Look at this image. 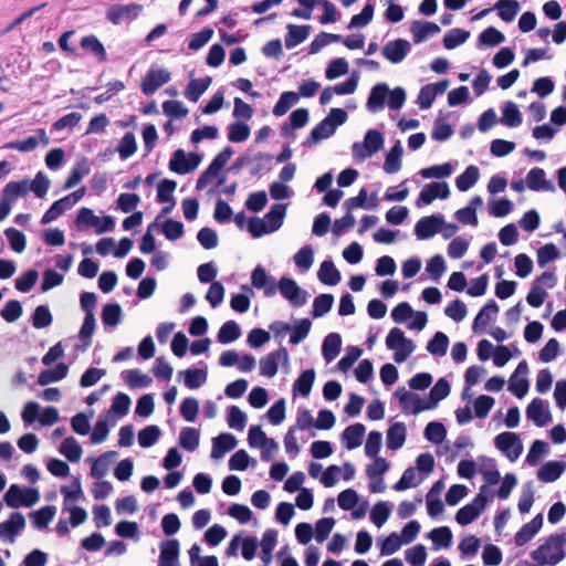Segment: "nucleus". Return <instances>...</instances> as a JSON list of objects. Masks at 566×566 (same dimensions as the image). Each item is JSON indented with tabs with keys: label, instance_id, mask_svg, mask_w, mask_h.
<instances>
[{
	"label": "nucleus",
	"instance_id": "obj_9",
	"mask_svg": "<svg viewBox=\"0 0 566 566\" xmlns=\"http://www.w3.org/2000/svg\"><path fill=\"white\" fill-rule=\"evenodd\" d=\"M3 499L11 509L31 507L40 501V491L35 488H21L18 484H11Z\"/></svg>",
	"mask_w": 566,
	"mask_h": 566
},
{
	"label": "nucleus",
	"instance_id": "obj_15",
	"mask_svg": "<svg viewBox=\"0 0 566 566\" xmlns=\"http://www.w3.org/2000/svg\"><path fill=\"white\" fill-rule=\"evenodd\" d=\"M356 474L355 467L350 462H345L343 465H329L321 476V483L325 488L334 486L339 478L345 481H350Z\"/></svg>",
	"mask_w": 566,
	"mask_h": 566
},
{
	"label": "nucleus",
	"instance_id": "obj_23",
	"mask_svg": "<svg viewBox=\"0 0 566 566\" xmlns=\"http://www.w3.org/2000/svg\"><path fill=\"white\" fill-rule=\"evenodd\" d=\"M526 417L537 427H544L552 421L548 403L539 398H535L528 403Z\"/></svg>",
	"mask_w": 566,
	"mask_h": 566
},
{
	"label": "nucleus",
	"instance_id": "obj_40",
	"mask_svg": "<svg viewBox=\"0 0 566 566\" xmlns=\"http://www.w3.org/2000/svg\"><path fill=\"white\" fill-rule=\"evenodd\" d=\"M514 209L513 202L504 197H492L488 200L489 213L494 218L509 216Z\"/></svg>",
	"mask_w": 566,
	"mask_h": 566
},
{
	"label": "nucleus",
	"instance_id": "obj_32",
	"mask_svg": "<svg viewBox=\"0 0 566 566\" xmlns=\"http://www.w3.org/2000/svg\"><path fill=\"white\" fill-rule=\"evenodd\" d=\"M526 185L533 191H555L553 182L546 179L544 169L537 167L528 171Z\"/></svg>",
	"mask_w": 566,
	"mask_h": 566
},
{
	"label": "nucleus",
	"instance_id": "obj_44",
	"mask_svg": "<svg viewBox=\"0 0 566 566\" xmlns=\"http://www.w3.org/2000/svg\"><path fill=\"white\" fill-rule=\"evenodd\" d=\"M566 464L558 461H548L537 472V478L542 482H554L556 481L565 471Z\"/></svg>",
	"mask_w": 566,
	"mask_h": 566
},
{
	"label": "nucleus",
	"instance_id": "obj_49",
	"mask_svg": "<svg viewBox=\"0 0 566 566\" xmlns=\"http://www.w3.org/2000/svg\"><path fill=\"white\" fill-rule=\"evenodd\" d=\"M499 312V306L494 301H489L479 312L474 322L473 329L484 328L491 321H493Z\"/></svg>",
	"mask_w": 566,
	"mask_h": 566
},
{
	"label": "nucleus",
	"instance_id": "obj_7",
	"mask_svg": "<svg viewBox=\"0 0 566 566\" xmlns=\"http://www.w3.org/2000/svg\"><path fill=\"white\" fill-rule=\"evenodd\" d=\"M75 224L81 230L94 229L97 234L111 232L115 228V220L111 216L98 217L90 208L78 210Z\"/></svg>",
	"mask_w": 566,
	"mask_h": 566
},
{
	"label": "nucleus",
	"instance_id": "obj_31",
	"mask_svg": "<svg viewBox=\"0 0 566 566\" xmlns=\"http://www.w3.org/2000/svg\"><path fill=\"white\" fill-rule=\"evenodd\" d=\"M238 444L237 438L231 433H221L212 439L211 458L220 460L224 454L233 450Z\"/></svg>",
	"mask_w": 566,
	"mask_h": 566
},
{
	"label": "nucleus",
	"instance_id": "obj_55",
	"mask_svg": "<svg viewBox=\"0 0 566 566\" xmlns=\"http://www.w3.org/2000/svg\"><path fill=\"white\" fill-rule=\"evenodd\" d=\"M422 480L423 476L415 468H408L402 473L400 480L394 485V490L401 492L416 488L422 482Z\"/></svg>",
	"mask_w": 566,
	"mask_h": 566
},
{
	"label": "nucleus",
	"instance_id": "obj_14",
	"mask_svg": "<svg viewBox=\"0 0 566 566\" xmlns=\"http://www.w3.org/2000/svg\"><path fill=\"white\" fill-rule=\"evenodd\" d=\"M450 196L449 185L444 181L442 182H430L427 184L420 191L416 206L421 208L423 206L430 205L436 199H447Z\"/></svg>",
	"mask_w": 566,
	"mask_h": 566
},
{
	"label": "nucleus",
	"instance_id": "obj_6",
	"mask_svg": "<svg viewBox=\"0 0 566 566\" xmlns=\"http://www.w3.org/2000/svg\"><path fill=\"white\" fill-rule=\"evenodd\" d=\"M384 144L385 136L381 132L368 129L363 142H356L352 145V156L355 160L364 161L381 150Z\"/></svg>",
	"mask_w": 566,
	"mask_h": 566
},
{
	"label": "nucleus",
	"instance_id": "obj_3",
	"mask_svg": "<svg viewBox=\"0 0 566 566\" xmlns=\"http://www.w3.org/2000/svg\"><path fill=\"white\" fill-rule=\"evenodd\" d=\"M565 538L562 535H551L531 554L538 566H556L565 558Z\"/></svg>",
	"mask_w": 566,
	"mask_h": 566
},
{
	"label": "nucleus",
	"instance_id": "obj_26",
	"mask_svg": "<svg viewBox=\"0 0 566 566\" xmlns=\"http://www.w3.org/2000/svg\"><path fill=\"white\" fill-rule=\"evenodd\" d=\"M442 223L443 216L441 214L423 217L416 223L415 233L419 240L430 239L439 232Z\"/></svg>",
	"mask_w": 566,
	"mask_h": 566
},
{
	"label": "nucleus",
	"instance_id": "obj_18",
	"mask_svg": "<svg viewBox=\"0 0 566 566\" xmlns=\"http://www.w3.org/2000/svg\"><path fill=\"white\" fill-rule=\"evenodd\" d=\"M411 51V43L405 39L388 41L381 49L382 56L392 64L401 63Z\"/></svg>",
	"mask_w": 566,
	"mask_h": 566
},
{
	"label": "nucleus",
	"instance_id": "obj_58",
	"mask_svg": "<svg viewBox=\"0 0 566 566\" xmlns=\"http://www.w3.org/2000/svg\"><path fill=\"white\" fill-rule=\"evenodd\" d=\"M81 46L93 54L99 62H104L106 60V50L103 43L95 35L82 38Z\"/></svg>",
	"mask_w": 566,
	"mask_h": 566
},
{
	"label": "nucleus",
	"instance_id": "obj_60",
	"mask_svg": "<svg viewBox=\"0 0 566 566\" xmlns=\"http://www.w3.org/2000/svg\"><path fill=\"white\" fill-rule=\"evenodd\" d=\"M453 172V166L450 163L442 165H434L427 168H422L419 175L424 179H444L449 178Z\"/></svg>",
	"mask_w": 566,
	"mask_h": 566
},
{
	"label": "nucleus",
	"instance_id": "obj_50",
	"mask_svg": "<svg viewBox=\"0 0 566 566\" xmlns=\"http://www.w3.org/2000/svg\"><path fill=\"white\" fill-rule=\"evenodd\" d=\"M210 84L211 77L209 76L201 78H192L187 85L185 96L192 102H197L201 97V95L208 90Z\"/></svg>",
	"mask_w": 566,
	"mask_h": 566
},
{
	"label": "nucleus",
	"instance_id": "obj_62",
	"mask_svg": "<svg viewBox=\"0 0 566 566\" xmlns=\"http://www.w3.org/2000/svg\"><path fill=\"white\" fill-rule=\"evenodd\" d=\"M294 264L302 272L308 271L314 263V249L310 245L301 248L293 256Z\"/></svg>",
	"mask_w": 566,
	"mask_h": 566
},
{
	"label": "nucleus",
	"instance_id": "obj_52",
	"mask_svg": "<svg viewBox=\"0 0 566 566\" xmlns=\"http://www.w3.org/2000/svg\"><path fill=\"white\" fill-rule=\"evenodd\" d=\"M315 380V371L313 369L304 370L298 378L294 381L293 392L294 395H301L307 397L311 394L313 384Z\"/></svg>",
	"mask_w": 566,
	"mask_h": 566
},
{
	"label": "nucleus",
	"instance_id": "obj_56",
	"mask_svg": "<svg viewBox=\"0 0 566 566\" xmlns=\"http://www.w3.org/2000/svg\"><path fill=\"white\" fill-rule=\"evenodd\" d=\"M69 367L61 363L57 364L53 369L43 370L38 377V382L41 386H46L51 382H56L66 377Z\"/></svg>",
	"mask_w": 566,
	"mask_h": 566
},
{
	"label": "nucleus",
	"instance_id": "obj_36",
	"mask_svg": "<svg viewBox=\"0 0 566 566\" xmlns=\"http://www.w3.org/2000/svg\"><path fill=\"white\" fill-rule=\"evenodd\" d=\"M402 145L400 140H397L396 144L386 154V158L382 166L384 171L388 175H394L398 172L402 167Z\"/></svg>",
	"mask_w": 566,
	"mask_h": 566
},
{
	"label": "nucleus",
	"instance_id": "obj_57",
	"mask_svg": "<svg viewBox=\"0 0 566 566\" xmlns=\"http://www.w3.org/2000/svg\"><path fill=\"white\" fill-rule=\"evenodd\" d=\"M179 375L184 376L185 386L189 389L200 388L206 382L208 376L207 371L201 368L182 370Z\"/></svg>",
	"mask_w": 566,
	"mask_h": 566
},
{
	"label": "nucleus",
	"instance_id": "obj_21",
	"mask_svg": "<svg viewBox=\"0 0 566 566\" xmlns=\"http://www.w3.org/2000/svg\"><path fill=\"white\" fill-rule=\"evenodd\" d=\"M40 144L43 146H48L50 144V138L45 130L42 128L38 129L35 135L29 136L25 139L7 143L4 148L18 150L21 153H30L33 151Z\"/></svg>",
	"mask_w": 566,
	"mask_h": 566
},
{
	"label": "nucleus",
	"instance_id": "obj_35",
	"mask_svg": "<svg viewBox=\"0 0 566 566\" xmlns=\"http://www.w3.org/2000/svg\"><path fill=\"white\" fill-rule=\"evenodd\" d=\"M407 428L403 422H394L386 433V444L389 450H398L406 442Z\"/></svg>",
	"mask_w": 566,
	"mask_h": 566
},
{
	"label": "nucleus",
	"instance_id": "obj_28",
	"mask_svg": "<svg viewBox=\"0 0 566 566\" xmlns=\"http://www.w3.org/2000/svg\"><path fill=\"white\" fill-rule=\"evenodd\" d=\"M251 284L258 290H263L266 297H271L276 293L277 284L271 279L265 269L261 265L254 268L251 273Z\"/></svg>",
	"mask_w": 566,
	"mask_h": 566
},
{
	"label": "nucleus",
	"instance_id": "obj_29",
	"mask_svg": "<svg viewBox=\"0 0 566 566\" xmlns=\"http://www.w3.org/2000/svg\"><path fill=\"white\" fill-rule=\"evenodd\" d=\"M159 566H179V542L166 539L160 543Z\"/></svg>",
	"mask_w": 566,
	"mask_h": 566
},
{
	"label": "nucleus",
	"instance_id": "obj_63",
	"mask_svg": "<svg viewBox=\"0 0 566 566\" xmlns=\"http://www.w3.org/2000/svg\"><path fill=\"white\" fill-rule=\"evenodd\" d=\"M200 434L195 428H182L179 433V444L187 451H195L199 446Z\"/></svg>",
	"mask_w": 566,
	"mask_h": 566
},
{
	"label": "nucleus",
	"instance_id": "obj_43",
	"mask_svg": "<svg viewBox=\"0 0 566 566\" xmlns=\"http://www.w3.org/2000/svg\"><path fill=\"white\" fill-rule=\"evenodd\" d=\"M61 493L63 495L64 507L74 505L76 502L82 500L83 490H82V484H81L80 479L73 476L72 483L70 485H63L61 488Z\"/></svg>",
	"mask_w": 566,
	"mask_h": 566
},
{
	"label": "nucleus",
	"instance_id": "obj_64",
	"mask_svg": "<svg viewBox=\"0 0 566 566\" xmlns=\"http://www.w3.org/2000/svg\"><path fill=\"white\" fill-rule=\"evenodd\" d=\"M298 102V94L292 91L284 92L281 94L279 101L273 107V115L281 117L287 113V111Z\"/></svg>",
	"mask_w": 566,
	"mask_h": 566
},
{
	"label": "nucleus",
	"instance_id": "obj_46",
	"mask_svg": "<svg viewBox=\"0 0 566 566\" xmlns=\"http://www.w3.org/2000/svg\"><path fill=\"white\" fill-rule=\"evenodd\" d=\"M29 192V181H11L6 185L2 191V198L12 205L18 198L25 196Z\"/></svg>",
	"mask_w": 566,
	"mask_h": 566
},
{
	"label": "nucleus",
	"instance_id": "obj_27",
	"mask_svg": "<svg viewBox=\"0 0 566 566\" xmlns=\"http://www.w3.org/2000/svg\"><path fill=\"white\" fill-rule=\"evenodd\" d=\"M483 205V199L480 196H473L467 207L461 208L454 212V218L463 226L476 227L479 219L476 210Z\"/></svg>",
	"mask_w": 566,
	"mask_h": 566
},
{
	"label": "nucleus",
	"instance_id": "obj_33",
	"mask_svg": "<svg viewBox=\"0 0 566 566\" xmlns=\"http://www.w3.org/2000/svg\"><path fill=\"white\" fill-rule=\"evenodd\" d=\"M365 432L366 428L363 423L352 424L343 431L342 443L347 450L356 449L363 443Z\"/></svg>",
	"mask_w": 566,
	"mask_h": 566
},
{
	"label": "nucleus",
	"instance_id": "obj_10",
	"mask_svg": "<svg viewBox=\"0 0 566 566\" xmlns=\"http://www.w3.org/2000/svg\"><path fill=\"white\" fill-rule=\"evenodd\" d=\"M279 366H282L285 373L290 371V355L285 347H280L260 358V375L272 378L277 374Z\"/></svg>",
	"mask_w": 566,
	"mask_h": 566
},
{
	"label": "nucleus",
	"instance_id": "obj_11",
	"mask_svg": "<svg viewBox=\"0 0 566 566\" xmlns=\"http://www.w3.org/2000/svg\"><path fill=\"white\" fill-rule=\"evenodd\" d=\"M495 448L511 462H515L523 453V442L515 432L504 431L494 438Z\"/></svg>",
	"mask_w": 566,
	"mask_h": 566
},
{
	"label": "nucleus",
	"instance_id": "obj_41",
	"mask_svg": "<svg viewBox=\"0 0 566 566\" xmlns=\"http://www.w3.org/2000/svg\"><path fill=\"white\" fill-rule=\"evenodd\" d=\"M428 537L432 542L433 551H439L441 548H449L452 544L453 535L451 530L448 526H440L433 528Z\"/></svg>",
	"mask_w": 566,
	"mask_h": 566
},
{
	"label": "nucleus",
	"instance_id": "obj_5",
	"mask_svg": "<svg viewBox=\"0 0 566 566\" xmlns=\"http://www.w3.org/2000/svg\"><path fill=\"white\" fill-rule=\"evenodd\" d=\"M347 118L348 115L344 109L332 108L328 115L312 129L307 143L310 145H316L321 140L329 138L334 135L338 126L346 123Z\"/></svg>",
	"mask_w": 566,
	"mask_h": 566
},
{
	"label": "nucleus",
	"instance_id": "obj_8",
	"mask_svg": "<svg viewBox=\"0 0 566 566\" xmlns=\"http://www.w3.org/2000/svg\"><path fill=\"white\" fill-rule=\"evenodd\" d=\"M488 503V488L482 485L474 499L457 512L454 516L457 523L461 526L473 523L485 511Z\"/></svg>",
	"mask_w": 566,
	"mask_h": 566
},
{
	"label": "nucleus",
	"instance_id": "obj_59",
	"mask_svg": "<svg viewBox=\"0 0 566 566\" xmlns=\"http://www.w3.org/2000/svg\"><path fill=\"white\" fill-rule=\"evenodd\" d=\"M60 453L63 454L71 462H78L83 450L75 438H66L60 446Z\"/></svg>",
	"mask_w": 566,
	"mask_h": 566
},
{
	"label": "nucleus",
	"instance_id": "obj_22",
	"mask_svg": "<svg viewBox=\"0 0 566 566\" xmlns=\"http://www.w3.org/2000/svg\"><path fill=\"white\" fill-rule=\"evenodd\" d=\"M449 85L450 82L448 80H442L422 86L417 97V104L421 109L430 108L436 97L439 94L444 93L448 90Z\"/></svg>",
	"mask_w": 566,
	"mask_h": 566
},
{
	"label": "nucleus",
	"instance_id": "obj_51",
	"mask_svg": "<svg viewBox=\"0 0 566 566\" xmlns=\"http://www.w3.org/2000/svg\"><path fill=\"white\" fill-rule=\"evenodd\" d=\"M318 280L326 285H336L340 281V273L329 260L323 261L317 272Z\"/></svg>",
	"mask_w": 566,
	"mask_h": 566
},
{
	"label": "nucleus",
	"instance_id": "obj_34",
	"mask_svg": "<svg viewBox=\"0 0 566 566\" xmlns=\"http://www.w3.org/2000/svg\"><path fill=\"white\" fill-rule=\"evenodd\" d=\"M542 526L543 515L537 514L531 522L523 525V527L515 534V544L517 546H524L541 531Z\"/></svg>",
	"mask_w": 566,
	"mask_h": 566
},
{
	"label": "nucleus",
	"instance_id": "obj_54",
	"mask_svg": "<svg viewBox=\"0 0 566 566\" xmlns=\"http://www.w3.org/2000/svg\"><path fill=\"white\" fill-rule=\"evenodd\" d=\"M391 515V506L388 502L379 501L370 510V521L378 528L382 527Z\"/></svg>",
	"mask_w": 566,
	"mask_h": 566
},
{
	"label": "nucleus",
	"instance_id": "obj_13",
	"mask_svg": "<svg viewBox=\"0 0 566 566\" xmlns=\"http://www.w3.org/2000/svg\"><path fill=\"white\" fill-rule=\"evenodd\" d=\"M276 287L291 306L302 307L307 303V291L303 290L295 280L285 276L281 277Z\"/></svg>",
	"mask_w": 566,
	"mask_h": 566
},
{
	"label": "nucleus",
	"instance_id": "obj_1",
	"mask_svg": "<svg viewBox=\"0 0 566 566\" xmlns=\"http://www.w3.org/2000/svg\"><path fill=\"white\" fill-rule=\"evenodd\" d=\"M407 98L406 91L398 86L390 90L386 83H378L370 90L366 102V108L370 113L382 111L387 104L390 109H400Z\"/></svg>",
	"mask_w": 566,
	"mask_h": 566
},
{
	"label": "nucleus",
	"instance_id": "obj_25",
	"mask_svg": "<svg viewBox=\"0 0 566 566\" xmlns=\"http://www.w3.org/2000/svg\"><path fill=\"white\" fill-rule=\"evenodd\" d=\"M143 7L136 3L114 4L107 10V19L114 24H120L124 21L133 20L139 15Z\"/></svg>",
	"mask_w": 566,
	"mask_h": 566
},
{
	"label": "nucleus",
	"instance_id": "obj_38",
	"mask_svg": "<svg viewBox=\"0 0 566 566\" xmlns=\"http://www.w3.org/2000/svg\"><path fill=\"white\" fill-rule=\"evenodd\" d=\"M95 327V315H85L83 324L78 331V338L81 339V344L76 345L77 350L85 352L90 347Z\"/></svg>",
	"mask_w": 566,
	"mask_h": 566
},
{
	"label": "nucleus",
	"instance_id": "obj_30",
	"mask_svg": "<svg viewBox=\"0 0 566 566\" xmlns=\"http://www.w3.org/2000/svg\"><path fill=\"white\" fill-rule=\"evenodd\" d=\"M120 378L129 389L148 388L153 384L151 377L137 368L122 371Z\"/></svg>",
	"mask_w": 566,
	"mask_h": 566
},
{
	"label": "nucleus",
	"instance_id": "obj_47",
	"mask_svg": "<svg viewBox=\"0 0 566 566\" xmlns=\"http://www.w3.org/2000/svg\"><path fill=\"white\" fill-rule=\"evenodd\" d=\"M342 347V337L337 333L328 334L323 342L322 354L326 363L334 360L339 354Z\"/></svg>",
	"mask_w": 566,
	"mask_h": 566
},
{
	"label": "nucleus",
	"instance_id": "obj_39",
	"mask_svg": "<svg viewBox=\"0 0 566 566\" xmlns=\"http://www.w3.org/2000/svg\"><path fill=\"white\" fill-rule=\"evenodd\" d=\"M480 179V169L475 165H470L455 178V187L461 192H467L473 188Z\"/></svg>",
	"mask_w": 566,
	"mask_h": 566
},
{
	"label": "nucleus",
	"instance_id": "obj_2",
	"mask_svg": "<svg viewBox=\"0 0 566 566\" xmlns=\"http://www.w3.org/2000/svg\"><path fill=\"white\" fill-rule=\"evenodd\" d=\"M286 205L276 203L263 217H253L248 221V231L253 238H261L277 231L284 221Z\"/></svg>",
	"mask_w": 566,
	"mask_h": 566
},
{
	"label": "nucleus",
	"instance_id": "obj_53",
	"mask_svg": "<svg viewBox=\"0 0 566 566\" xmlns=\"http://www.w3.org/2000/svg\"><path fill=\"white\" fill-rule=\"evenodd\" d=\"M501 123L507 127H517L522 124V114L514 102L503 104Z\"/></svg>",
	"mask_w": 566,
	"mask_h": 566
},
{
	"label": "nucleus",
	"instance_id": "obj_24",
	"mask_svg": "<svg viewBox=\"0 0 566 566\" xmlns=\"http://www.w3.org/2000/svg\"><path fill=\"white\" fill-rule=\"evenodd\" d=\"M528 366L526 361H522L516 367L515 371L511 376L509 380V390L516 396L517 398H523L530 388L528 380Z\"/></svg>",
	"mask_w": 566,
	"mask_h": 566
},
{
	"label": "nucleus",
	"instance_id": "obj_45",
	"mask_svg": "<svg viewBox=\"0 0 566 566\" xmlns=\"http://www.w3.org/2000/svg\"><path fill=\"white\" fill-rule=\"evenodd\" d=\"M55 514L56 507L52 505H46L38 511L31 512L30 518L35 528L43 530L46 528L48 525L54 520Z\"/></svg>",
	"mask_w": 566,
	"mask_h": 566
},
{
	"label": "nucleus",
	"instance_id": "obj_61",
	"mask_svg": "<svg viewBox=\"0 0 566 566\" xmlns=\"http://www.w3.org/2000/svg\"><path fill=\"white\" fill-rule=\"evenodd\" d=\"M132 400L128 395L124 392H118L112 401V406L109 408L108 415L106 417L111 418L113 415H116L118 418L126 416L129 411Z\"/></svg>",
	"mask_w": 566,
	"mask_h": 566
},
{
	"label": "nucleus",
	"instance_id": "obj_37",
	"mask_svg": "<svg viewBox=\"0 0 566 566\" xmlns=\"http://www.w3.org/2000/svg\"><path fill=\"white\" fill-rule=\"evenodd\" d=\"M116 457V451H107L101 454L98 458L92 460L91 476L94 479L104 478L108 473L111 465L115 461Z\"/></svg>",
	"mask_w": 566,
	"mask_h": 566
},
{
	"label": "nucleus",
	"instance_id": "obj_48",
	"mask_svg": "<svg viewBox=\"0 0 566 566\" xmlns=\"http://www.w3.org/2000/svg\"><path fill=\"white\" fill-rule=\"evenodd\" d=\"M311 28L308 25H287V34L285 35V46L287 49H293L300 43L304 42Z\"/></svg>",
	"mask_w": 566,
	"mask_h": 566
},
{
	"label": "nucleus",
	"instance_id": "obj_12",
	"mask_svg": "<svg viewBox=\"0 0 566 566\" xmlns=\"http://www.w3.org/2000/svg\"><path fill=\"white\" fill-rule=\"evenodd\" d=\"M201 159V156L196 153L177 149L170 157L169 169L178 175H187L199 167Z\"/></svg>",
	"mask_w": 566,
	"mask_h": 566
},
{
	"label": "nucleus",
	"instance_id": "obj_4",
	"mask_svg": "<svg viewBox=\"0 0 566 566\" xmlns=\"http://www.w3.org/2000/svg\"><path fill=\"white\" fill-rule=\"evenodd\" d=\"M388 350L392 352V359L397 364L405 363L416 350L417 346L405 332L398 327L391 328L385 339Z\"/></svg>",
	"mask_w": 566,
	"mask_h": 566
},
{
	"label": "nucleus",
	"instance_id": "obj_16",
	"mask_svg": "<svg viewBox=\"0 0 566 566\" xmlns=\"http://www.w3.org/2000/svg\"><path fill=\"white\" fill-rule=\"evenodd\" d=\"M25 524L22 513H11L7 521L0 523V539L11 544L14 543L15 537L24 530Z\"/></svg>",
	"mask_w": 566,
	"mask_h": 566
},
{
	"label": "nucleus",
	"instance_id": "obj_17",
	"mask_svg": "<svg viewBox=\"0 0 566 566\" xmlns=\"http://www.w3.org/2000/svg\"><path fill=\"white\" fill-rule=\"evenodd\" d=\"M395 396L399 399L405 412L418 415L421 411L433 409V406L427 405V400L421 399L418 395L408 391L406 388H398Z\"/></svg>",
	"mask_w": 566,
	"mask_h": 566
},
{
	"label": "nucleus",
	"instance_id": "obj_42",
	"mask_svg": "<svg viewBox=\"0 0 566 566\" xmlns=\"http://www.w3.org/2000/svg\"><path fill=\"white\" fill-rule=\"evenodd\" d=\"M411 34L415 43H421L428 36L437 34L440 31V28L433 23L428 21H415L411 24Z\"/></svg>",
	"mask_w": 566,
	"mask_h": 566
},
{
	"label": "nucleus",
	"instance_id": "obj_20",
	"mask_svg": "<svg viewBox=\"0 0 566 566\" xmlns=\"http://www.w3.org/2000/svg\"><path fill=\"white\" fill-rule=\"evenodd\" d=\"M171 78L170 72L164 67H151L142 82V91L146 95L155 93Z\"/></svg>",
	"mask_w": 566,
	"mask_h": 566
},
{
	"label": "nucleus",
	"instance_id": "obj_19",
	"mask_svg": "<svg viewBox=\"0 0 566 566\" xmlns=\"http://www.w3.org/2000/svg\"><path fill=\"white\" fill-rule=\"evenodd\" d=\"M258 546L259 544L255 537L250 536L242 538L240 535H234L227 547V555L235 556L239 548H241L243 558L251 560L255 556Z\"/></svg>",
	"mask_w": 566,
	"mask_h": 566
}]
</instances>
